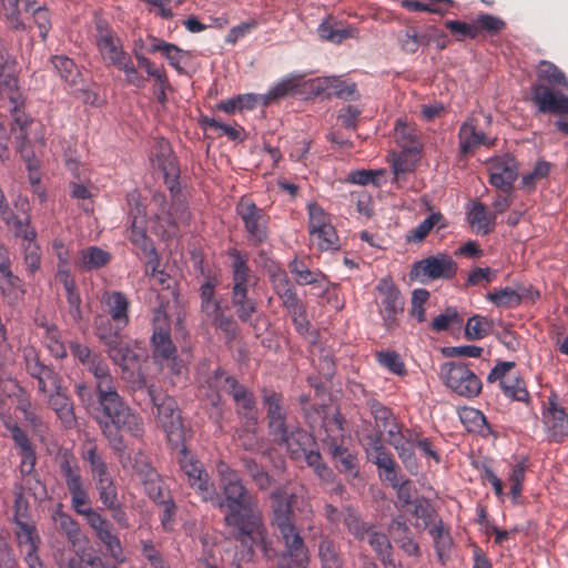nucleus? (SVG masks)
<instances>
[{
	"instance_id": "e433bc0d",
	"label": "nucleus",
	"mask_w": 568,
	"mask_h": 568,
	"mask_svg": "<svg viewBox=\"0 0 568 568\" xmlns=\"http://www.w3.org/2000/svg\"><path fill=\"white\" fill-rule=\"evenodd\" d=\"M248 286L232 287V304L236 315L242 322H248L256 312V302L248 297Z\"/></svg>"
},
{
	"instance_id": "09e8293b",
	"label": "nucleus",
	"mask_w": 568,
	"mask_h": 568,
	"mask_svg": "<svg viewBox=\"0 0 568 568\" xmlns=\"http://www.w3.org/2000/svg\"><path fill=\"white\" fill-rule=\"evenodd\" d=\"M16 524V536L21 550L39 549L40 537L38 535L34 524L24 521L17 517Z\"/></svg>"
},
{
	"instance_id": "a878e982",
	"label": "nucleus",
	"mask_w": 568,
	"mask_h": 568,
	"mask_svg": "<svg viewBox=\"0 0 568 568\" xmlns=\"http://www.w3.org/2000/svg\"><path fill=\"white\" fill-rule=\"evenodd\" d=\"M153 164L161 170L164 178V183L168 185L170 191L179 185L180 171L176 165L175 156L172 153L168 143L161 144L160 151L155 154L152 160Z\"/></svg>"
},
{
	"instance_id": "72a5a7b5",
	"label": "nucleus",
	"mask_w": 568,
	"mask_h": 568,
	"mask_svg": "<svg viewBox=\"0 0 568 568\" xmlns=\"http://www.w3.org/2000/svg\"><path fill=\"white\" fill-rule=\"evenodd\" d=\"M149 52H162L169 63L180 73L183 71L182 64L185 62L186 58H189V53L186 51H183L175 44L168 43L156 38H152Z\"/></svg>"
},
{
	"instance_id": "9d476101",
	"label": "nucleus",
	"mask_w": 568,
	"mask_h": 568,
	"mask_svg": "<svg viewBox=\"0 0 568 568\" xmlns=\"http://www.w3.org/2000/svg\"><path fill=\"white\" fill-rule=\"evenodd\" d=\"M439 375L444 384L462 397L474 398L483 388L479 377L463 362L444 363Z\"/></svg>"
},
{
	"instance_id": "4be33fe9",
	"label": "nucleus",
	"mask_w": 568,
	"mask_h": 568,
	"mask_svg": "<svg viewBox=\"0 0 568 568\" xmlns=\"http://www.w3.org/2000/svg\"><path fill=\"white\" fill-rule=\"evenodd\" d=\"M101 303L105 306L109 317L116 323L118 328H125L129 325L130 301L124 293L119 291L104 292Z\"/></svg>"
},
{
	"instance_id": "c03bdc74",
	"label": "nucleus",
	"mask_w": 568,
	"mask_h": 568,
	"mask_svg": "<svg viewBox=\"0 0 568 568\" xmlns=\"http://www.w3.org/2000/svg\"><path fill=\"white\" fill-rule=\"evenodd\" d=\"M51 62L59 72L61 79L70 87L77 88L81 83V72L72 59L65 55H54L52 57Z\"/></svg>"
},
{
	"instance_id": "f8f14e48",
	"label": "nucleus",
	"mask_w": 568,
	"mask_h": 568,
	"mask_svg": "<svg viewBox=\"0 0 568 568\" xmlns=\"http://www.w3.org/2000/svg\"><path fill=\"white\" fill-rule=\"evenodd\" d=\"M376 290L381 296L383 325L388 332L399 326V316L404 312V298L389 277L379 280Z\"/></svg>"
},
{
	"instance_id": "9b49d317",
	"label": "nucleus",
	"mask_w": 568,
	"mask_h": 568,
	"mask_svg": "<svg viewBox=\"0 0 568 568\" xmlns=\"http://www.w3.org/2000/svg\"><path fill=\"white\" fill-rule=\"evenodd\" d=\"M457 263L452 256L438 253L415 262L410 268L409 277L420 283L438 278L450 280L457 274Z\"/></svg>"
},
{
	"instance_id": "393cba45",
	"label": "nucleus",
	"mask_w": 568,
	"mask_h": 568,
	"mask_svg": "<svg viewBox=\"0 0 568 568\" xmlns=\"http://www.w3.org/2000/svg\"><path fill=\"white\" fill-rule=\"evenodd\" d=\"M129 240L135 247L141 250L150 264L159 263V256L153 241L146 235L145 220L143 216H134L132 220Z\"/></svg>"
},
{
	"instance_id": "603ef678",
	"label": "nucleus",
	"mask_w": 568,
	"mask_h": 568,
	"mask_svg": "<svg viewBox=\"0 0 568 568\" xmlns=\"http://www.w3.org/2000/svg\"><path fill=\"white\" fill-rule=\"evenodd\" d=\"M33 4L36 3L31 0H2L3 16L9 26L13 29H22L24 26L20 20L21 7L30 11L33 10Z\"/></svg>"
},
{
	"instance_id": "4d7b16f0",
	"label": "nucleus",
	"mask_w": 568,
	"mask_h": 568,
	"mask_svg": "<svg viewBox=\"0 0 568 568\" xmlns=\"http://www.w3.org/2000/svg\"><path fill=\"white\" fill-rule=\"evenodd\" d=\"M311 241L320 251L338 250L339 239L332 223L311 234Z\"/></svg>"
},
{
	"instance_id": "3c124183",
	"label": "nucleus",
	"mask_w": 568,
	"mask_h": 568,
	"mask_svg": "<svg viewBox=\"0 0 568 568\" xmlns=\"http://www.w3.org/2000/svg\"><path fill=\"white\" fill-rule=\"evenodd\" d=\"M434 226H438V229L446 227L445 217L440 212L432 213L415 229H413L406 236L407 242H422L429 234Z\"/></svg>"
},
{
	"instance_id": "69168bd1",
	"label": "nucleus",
	"mask_w": 568,
	"mask_h": 568,
	"mask_svg": "<svg viewBox=\"0 0 568 568\" xmlns=\"http://www.w3.org/2000/svg\"><path fill=\"white\" fill-rule=\"evenodd\" d=\"M144 488L148 496L158 505L172 498L169 488L159 476L145 480Z\"/></svg>"
},
{
	"instance_id": "cd10ccee",
	"label": "nucleus",
	"mask_w": 568,
	"mask_h": 568,
	"mask_svg": "<svg viewBox=\"0 0 568 568\" xmlns=\"http://www.w3.org/2000/svg\"><path fill=\"white\" fill-rule=\"evenodd\" d=\"M111 260L110 252L93 245L79 251L75 266L81 272H92L106 266Z\"/></svg>"
},
{
	"instance_id": "37998d69",
	"label": "nucleus",
	"mask_w": 568,
	"mask_h": 568,
	"mask_svg": "<svg viewBox=\"0 0 568 568\" xmlns=\"http://www.w3.org/2000/svg\"><path fill=\"white\" fill-rule=\"evenodd\" d=\"M429 535L433 538L436 555L443 564L449 557V550L453 545L448 529L444 527L443 520L438 519L434 526L429 528Z\"/></svg>"
},
{
	"instance_id": "0eeeda50",
	"label": "nucleus",
	"mask_w": 568,
	"mask_h": 568,
	"mask_svg": "<svg viewBox=\"0 0 568 568\" xmlns=\"http://www.w3.org/2000/svg\"><path fill=\"white\" fill-rule=\"evenodd\" d=\"M230 536L244 548L248 559L254 557V547L256 546L264 558L273 559L277 556V551L268 536L263 514L256 518L241 525L234 530H230Z\"/></svg>"
},
{
	"instance_id": "2f4dec72",
	"label": "nucleus",
	"mask_w": 568,
	"mask_h": 568,
	"mask_svg": "<svg viewBox=\"0 0 568 568\" xmlns=\"http://www.w3.org/2000/svg\"><path fill=\"white\" fill-rule=\"evenodd\" d=\"M48 403L65 428L74 426L75 414L73 403L60 390V387H57V390L49 396Z\"/></svg>"
},
{
	"instance_id": "4468645a",
	"label": "nucleus",
	"mask_w": 568,
	"mask_h": 568,
	"mask_svg": "<svg viewBox=\"0 0 568 568\" xmlns=\"http://www.w3.org/2000/svg\"><path fill=\"white\" fill-rule=\"evenodd\" d=\"M364 448L367 459L377 467L381 478L389 481L399 476V466L393 454L383 444L381 429L365 436Z\"/></svg>"
},
{
	"instance_id": "338daca9",
	"label": "nucleus",
	"mask_w": 568,
	"mask_h": 568,
	"mask_svg": "<svg viewBox=\"0 0 568 568\" xmlns=\"http://www.w3.org/2000/svg\"><path fill=\"white\" fill-rule=\"evenodd\" d=\"M486 298L493 302L495 305L503 307H516L521 303L520 294L511 287H505L496 292H490L486 295Z\"/></svg>"
},
{
	"instance_id": "ddd939ff",
	"label": "nucleus",
	"mask_w": 568,
	"mask_h": 568,
	"mask_svg": "<svg viewBox=\"0 0 568 568\" xmlns=\"http://www.w3.org/2000/svg\"><path fill=\"white\" fill-rule=\"evenodd\" d=\"M236 213L241 217L248 242L256 246L266 242L268 237V217L264 211L248 200L242 199L236 205Z\"/></svg>"
},
{
	"instance_id": "bb28decb",
	"label": "nucleus",
	"mask_w": 568,
	"mask_h": 568,
	"mask_svg": "<svg viewBox=\"0 0 568 568\" xmlns=\"http://www.w3.org/2000/svg\"><path fill=\"white\" fill-rule=\"evenodd\" d=\"M388 532L398 547L408 556L419 557L422 555L420 548L413 539L412 531L403 517L394 518L389 523Z\"/></svg>"
},
{
	"instance_id": "c85d7f7f",
	"label": "nucleus",
	"mask_w": 568,
	"mask_h": 568,
	"mask_svg": "<svg viewBox=\"0 0 568 568\" xmlns=\"http://www.w3.org/2000/svg\"><path fill=\"white\" fill-rule=\"evenodd\" d=\"M82 459L89 465V471L91 474L94 485L103 480L108 481L112 479L106 460L102 453L98 450L95 444H90L82 449Z\"/></svg>"
},
{
	"instance_id": "58836bf2",
	"label": "nucleus",
	"mask_w": 568,
	"mask_h": 568,
	"mask_svg": "<svg viewBox=\"0 0 568 568\" xmlns=\"http://www.w3.org/2000/svg\"><path fill=\"white\" fill-rule=\"evenodd\" d=\"M2 222L13 236L21 240L22 243L37 240V231L32 226L29 215L19 217L14 212H12L10 217L4 219Z\"/></svg>"
},
{
	"instance_id": "f03ea898",
	"label": "nucleus",
	"mask_w": 568,
	"mask_h": 568,
	"mask_svg": "<svg viewBox=\"0 0 568 568\" xmlns=\"http://www.w3.org/2000/svg\"><path fill=\"white\" fill-rule=\"evenodd\" d=\"M216 471L222 495L212 484L204 501L224 509L223 521L226 528L234 530L262 515L257 497L250 491L237 470L221 460L216 465Z\"/></svg>"
},
{
	"instance_id": "a19ab883",
	"label": "nucleus",
	"mask_w": 568,
	"mask_h": 568,
	"mask_svg": "<svg viewBox=\"0 0 568 568\" xmlns=\"http://www.w3.org/2000/svg\"><path fill=\"white\" fill-rule=\"evenodd\" d=\"M368 544L375 551L377 558L385 566L395 567V560L393 558V546L388 537L381 531L371 530L368 532Z\"/></svg>"
},
{
	"instance_id": "1a4fd4ad",
	"label": "nucleus",
	"mask_w": 568,
	"mask_h": 568,
	"mask_svg": "<svg viewBox=\"0 0 568 568\" xmlns=\"http://www.w3.org/2000/svg\"><path fill=\"white\" fill-rule=\"evenodd\" d=\"M212 386L231 395L235 405L236 413L252 426L257 423L256 403L254 394L244 385L240 384L233 376L226 374L222 368H216L211 377Z\"/></svg>"
},
{
	"instance_id": "aec40b11",
	"label": "nucleus",
	"mask_w": 568,
	"mask_h": 568,
	"mask_svg": "<svg viewBox=\"0 0 568 568\" xmlns=\"http://www.w3.org/2000/svg\"><path fill=\"white\" fill-rule=\"evenodd\" d=\"M489 171V182L491 185L504 192L511 191L513 184L518 176V165L514 156L505 155L494 159Z\"/></svg>"
},
{
	"instance_id": "dca6fc26",
	"label": "nucleus",
	"mask_w": 568,
	"mask_h": 568,
	"mask_svg": "<svg viewBox=\"0 0 568 568\" xmlns=\"http://www.w3.org/2000/svg\"><path fill=\"white\" fill-rule=\"evenodd\" d=\"M268 274L272 287L288 314H296V311L305 308L304 303L298 297L293 283L284 270L277 264H273L268 268Z\"/></svg>"
},
{
	"instance_id": "052dcab7",
	"label": "nucleus",
	"mask_w": 568,
	"mask_h": 568,
	"mask_svg": "<svg viewBox=\"0 0 568 568\" xmlns=\"http://www.w3.org/2000/svg\"><path fill=\"white\" fill-rule=\"evenodd\" d=\"M398 42L400 48L407 53H415L417 50L428 44V38L419 34L415 28H406L398 33Z\"/></svg>"
},
{
	"instance_id": "774afa93",
	"label": "nucleus",
	"mask_w": 568,
	"mask_h": 568,
	"mask_svg": "<svg viewBox=\"0 0 568 568\" xmlns=\"http://www.w3.org/2000/svg\"><path fill=\"white\" fill-rule=\"evenodd\" d=\"M378 364L398 376L406 375V367L399 354L394 351L376 353Z\"/></svg>"
},
{
	"instance_id": "49530a36",
	"label": "nucleus",
	"mask_w": 568,
	"mask_h": 568,
	"mask_svg": "<svg viewBox=\"0 0 568 568\" xmlns=\"http://www.w3.org/2000/svg\"><path fill=\"white\" fill-rule=\"evenodd\" d=\"M262 403L266 409L267 425L288 416L283 405V396L280 393L263 389Z\"/></svg>"
},
{
	"instance_id": "423d86ee",
	"label": "nucleus",
	"mask_w": 568,
	"mask_h": 568,
	"mask_svg": "<svg viewBox=\"0 0 568 568\" xmlns=\"http://www.w3.org/2000/svg\"><path fill=\"white\" fill-rule=\"evenodd\" d=\"M59 471L70 494L72 509L87 518L90 511H95L91 507L90 484L83 478L80 466L71 452L64 450L61 454Z\"/></svg>"
},
{
	"instance_id": "13d9d810",
	"label": "nucleus",
	"mask_w": 568,
	"mask_h": 568,
	"mask_svg": "<svg viewBox=\"0 0 568 568\" xmlns=\"http://www.w3.org/2000/svg\"><path fill=\"white\" fill-rule=\"evenodd\" d=\"M355 31L354 28H336L329 20H324L317 28L320 37L333 43H341L355 37Z\"/></svg>"
},
{
	"instance_id": "e2e57ef3",
	"label": "nucleus",
	"mask_w": 568,
	"mask_h": 568,
	"mask_svg": "<svg viewBox=\"0 0 568 568\" xmlns=\"http://www.w3.org/2000/svg\"><path fill=\"white\" fill-rule=\"evenodd\" d=\"M490 322L480 315H474L468 318L465 327V336L468 341L483 339L488 335Z\"/></svg>"
},
{
	"instance_id": "6ab92c4d",
	"label": "nucleus",
	"mask_w": 568,
	"mask_h": 568,
	"mask_svg": "<svg viewBox=\"0 0 568 568\" xmlns=\"http://www.w3.org/2000/svg\"><path fill=\"white\" fill-rule=\"evenodd\" d=\"M496 139H490L483 131L478 130V120L468 118L459 128L458 142L462 156L473 154L480 146L491 148Z\"/></svg>"
},
{
	"instance_id": "412c9836",
	"label": "nucleus",
	"mask_w": 568,
	"mask_h": 568,
	"mask_svg": "<svg viewBox=\"0 0 568 568\" xmlns=\"http://www.w3.org/2000/svg\"><path fill=\"white\" fill-rule=\"evenodd\" d=\"M0 418L3 427L10 432L16 447L19 448V453L22 456V465H29L30 470L33 469L37 456L27 432L17 422H13L9 414L1 413Z\"/></svg>"
},
{
	"instance_id": "5701e85b",
	"label": "nucleus",
	"mask_w": 568,
	"mask_h": 568,
	"mask_svg": "<svg viewBox=\"0 0 568 568\" xmlns=\"http://www.w3.org/2000/svg\"><path fill=\"white\" fill-rule=\"evenodd\" d=\"M544 424L555 440H560L568 435V415L556 403V395L548 398V407L544 412Z\"/></svg>"
},
{
	"instance_id": "0e129e2a",
	"label": "nucleus",
	"mask_w": 568,
	"mask_h": 568,
	"mask_svg": "<svg viewBox=\"0 0 568 568\" xmlns=\"http://www.w3.org/2000/svg\"><path fill=\"white\" fill-rule=\"evenodd\" d=\"M500 387L504 394L513 399L519 402H528L529 399L525 382L519 377H507L500 382Z\"/></svg>"
},
{
	"instance_id": "c756f323",
	"label": "nucleus",
	"mask_w": 568,
	"mask_h": 568,
	"mask_svg": "<svg viewBox=\"0 0 568 568\" xmlns=\"http://www.w3.org/2000/svg\"><path fill=\"white\" fill-rule=\"evenodd\" d=\"M153 357L160 364H173L176 358V347L174 346L170 331L159 328L152 334Z\"/></svg>"
},
{
	"instance_id": "6e6d98bb",
	"label": "nucleus",
	"mask_w": 568,
	"mask_h": 568,
	"mask_svg": "<svg viewBox=\"0 0 568 568\" xmlns=\"http://www.w3.org/2000/svg\"><path fill=\"white\" fill-rule=\"evenodd\" d=\"M241 463L258 489L266 490L271 487L273 480L272 477L261 465L256 463L255 459L243 456L241 457Z\"/></svg>"
},
{
	"instance_id": "de8ad7c7",
	"label": "nucleus",
	"mask_w": 568,
	"mask_h": 568,
	"mask_svg": "<svg viewBox=\"0 0 568 568\" xmlns=\"http://www.w3.org/2000/svg\"><path fill=\"white\" fill-rule=\"evenodd\" d=\"M0 97L10 104L24 105L26 98L22 94L17 73L0 74Z\"/></svg>"
},
{
	"instance_id": "864d4df0",
	"label": "nucleus",
	"mask_w": 568,
	"mask_h": 568,
	"mask_svg": "<svg viewBox=\"0 0 568 568\" xmlns=\"http://www.w3.org/2000/svg\"><path fill=\"white\" fill-rule=\"evenodd\" d=\"M395 139L403 150L414 151V154L419 153L420 144L418 143L416 130L402 120L396 122Z\"/></svg>"
},
{
	"instance_id": "bf43d9fd",
	"label": "nucleus",
	"mask_w": 568,
	"mask_h": 568,
	"mask_svg": "<svg viewBox=\"0 0 568 568\" xmlns=\"http://www.w3.org/2000/svg\"><path fill=\"white\" fill-rule=\"evenodd\" d=\"M417 161L418 154H414V151L403 150L395 155L392 162L394 180L398 182L406 173L414 171Z\"/></svg>"
},
{
	"instance_id": "7ed1b4c3",
	"label": "nucleus",
	"mask_w": 568,
	"mask_h": 568,
	"mask_svg": "<svg viewBox=\"0 0 568 568\" xmlns=\"http://www.w3.org/2000/svg\"><path fill=\"white\" fill-rule=\"evenodd\" d=\"M297 493H287L283 487H278L270 494V525L277 531V536L284 545L281 557L290 559L288 564L280 565L278 568H307L310 564L308 548L294 523V505L297 503Z\"/></svg>"
},
{
	"instance_id": "473e14b6",
	"label": "nucleus",
	"mask_w": 568,
	"mask_h": 568,
	"mask_svg": "<svg viewBox=\"0 0 568 568\" xmlns=\"http://www.w3.org/2000/svg\"><path fill=\"white\" fill-rule=\"evenodd\" d=\"M317 556L321 568H343L344 561L339 546L327 536L321 538Z\"/></svg>"
},
{
	"instance_id": "4c0bfd02",
	"label": "nucleus",
	"mask_w": 568,
	"mask_h": 568,
	"mask_svg": "<svg viewBox=\"0 0 568 568\" xmlns=\"http://www.w3.org/2000/svg\"><path fill=\"white\" fill-rule=\"evenodd\" d=\"M122 329L118 328L116 323L106 315L94 317V334L104 348L115 343L122 336Z\"/></svg>"
},
{
	"instance_id": "680f3d73",
	"label": "nucleus",
	"mask_w": 568,
	"mask_h": 568,
	"mask_svg": "<svg viewBox=\"0 0 568 568\" xmlns=\"http://www.w3.org/2000/svg\"><path fill=\"white\" fill-rule=\"evenodd\" d=\"M94 486L99 494V499L105 508L116 509L120 506L118 489L113 478L108 481L97 483Z\"/></svg>"
},
{
	"instance_id": "a211bd4d",
	"label": "nucleus",
	"mask_w": 568,
	"mask_h": 568,
	"mask_svg": "<svg viewBox=\"0 0 568 568\" xmlns=\"http://www.w3.org/2000/svg\"><path fill=\"white\" fill-rule=\"evenodd\" d=\"M94 38L98 50L108 64L116 67L129 57L122 49L121 40L103 21L97 22Z\"/></svg>"
},
{
	"instance_id": "39448f33",
	"label": "nucleus",
	"mask_w": 568,
	"mask_h": 568,
	"mask_svg": "<svg viewBox=\"0 0 568 568\" xmlns=\"http://www.w3.org/2000/svg\"><path fill=\"white\" fill-rule=\"evenodd\" d=\"M132 388L133 390H146L156 408L159 422L166 433L168 440L179 445L183 440L184 430L176 400L166 394L159 393L153 385L148 386L142 375L133 381Z\"/></svg>"
},
{
	"instance_id": "8fccbe9b",
	"label": "nucleus",
	"mask_w": 568,
	"mask_h": 568,
	"mask_svg": "<svg viewBox=\"0 0 568 568\" xmlns=\"http://www.w3.org/2000/svg\"><path fill=\"white\" fill-rule=\"evenodd\" d=\"M343 523L348 532L359 541L364 540L368 532L373 529V525L364 521L357 511H355L352 507H345L343 509Z\"/></svg>"
},
{
	"instance_id": "79ce46f5",
	"label": "nucleus",
	"mask_w": 568,
	"mask_h": 568,
	"mask_svg": "<svg viewBox=\"0 0 568 568\" xmlns=\"http://www.w3.org/2000/svg\"><path fill=\"white\" fill-rule=\"evenodd\" d=\"M288 268L298 285L321 284L326 281V276L320 270H310L305 262L298 258H294Z\"/></svg>"
},
{
	"instance_id": "ea45409f",
	"label": "nucleus",
	"mask_w": 568,
	"mask_h": 568,
	"mask_svg": "<svg viewBox=\"0 0 568 568\" xmlns=\"http://www.w3.org/2000/svg\"><path fill=\"white\" fill-rule=\"evenodd\" d=\"M324 445L327 452L331 454L333 459L338 460L342 465V470L349 474H357L356 457L344 447L335 438H327L324 440Z\"/></svg>"
},
{
	"instance_id": "b1692460",
	"label": "nucleus",
	"mask_w": 568,
	"mask_h": 568,
	"mask_svg": "<svg viewBox=\"0 0 568 568\" xmlns=\"http://www.w3.org/2000/svg\"><path fill=\"white\" fill-rule=\"evenodd\" d=\"M315 91L317 94L325 93L327 98L335 97L345 101H354L359 97L356 83L334 77L318 79Z\"/></svg>"
},
{
	"instance_id": "20e7f679",
	"label": "nucleus",
	"mask_w": 568,
	"mask_h": 568,
	"mask_svg": "<svg viewBox=\"0 0 568 568\" xmlns=\"http://www.w3.org/2000/svg\"><path fill=\"white\" fill-rule=\"evenodd\" d=\"M531 100L541 113L568 114V95L556 88L568 90V78L552 62L541 60L536 68Z\"/></svg>"
},
{
	"instance_id": "5fc2aeb1",
	"label": "nucleus",
	"mask_w": 568,
	"mask_h": 568,
	"mask_svg": "<svg viewBox=\"0 0 568 568\" xmlns=\"http://www.w3.org/2000/svg\"><path fill=\"white\" fill-rule=\"evenodd\" d=\"M460 419L469 432L486 436L491 432L485 415L475 408H464L460 413Z\"/></svg>"
},
{
	"instance_id": "2eb2a0df",
	"label": "nucleus",
	"mask_w": 568,
	"mask_h": 568,
	"mask_svg": "<svg viewBox=\"0 0 568 568\" xmlns=\"http://www.w3.org/2000/svg\"><path fill=\"white\" fill-rule=\"evenodd\" d=\"M178 462L180 469L186 478L189 486L194 489L204 501L212 481L203 464L196 459L184 446L179 450Z\"/></svg>"
},
{
	"instance_id": "6e6552de",
	"label": "nucleus",
	"mask_w": 568,
	"mask_h": 568,
	"mask_svg": "<svg viewBox=\"0 0 568 568\" xmlns=\"http://www.w3.org/2000/svg\"><path fill=\"white\" fill-rule=\"evenodd\" d=\"M268 426V434L273 442L281 447H285L292 458L298 457L303 447L315 445L314 437L302 428L295 418L286 416Z\"/></svg>"
},
{
	"instance_id": "a18cd8bd",
	"label": "nucleus",
	"mask_w": 568,
	"mask_h": 568,
	"mask_svg": "<svg viewBox=\"0 0 568 568\" xmlns=\"http://www.w3.org/2000/svg\"><path fill=\"white\" fill-rule=\"evenodd\" d=\"M53 520L72 545L75 546L81 542L83 535L80 525L71 515L64 513L60 507L54 511Z\"/></svg>"
},
{
	"instance_id": "c9c22d12",
	"label": "nucleus",
	"mask_w": 568,
	"mask_h": 568,
	"mask_svg": "<svg viewBox=\"0 0 568 568\" xmlns=\"http://www.w3.org/2000/svg\"><path fill=\"white\" fill-rule=\"evenodd\" d=\"M227 256L232 260V278L233 286H248L251 270L248 266V254L239 251L237 248H230Z\"/></svg>"
},
{
	"instance_id": "f704fd0d",
	"label": "nucleus",
	"mask_w": 568,
	"mask_h": 568,
	"mask_svg": "<svg viewBox=\"0 0 568 568\" xmlns=\"http://www.w3.org/2000/svg\"><path fill=\"white\" fill-rule=\"evenodd\" d=\"M109 358L122 368L123 377L129 373V366L136 361L135 352L122 338H118L115 343L104 348Z\"/></svg>"
},
{
	"instance_id": "7c9ffc66",
	"label": "nucleus",
	"mask_w": 568,
	"mask_h": 568,
	"mask_svg": "<svg viewBox=\"0 0 568 568\" xmlns=\"http://www.w3.org/2000/svg\"><path fill=\"white\" fill-rule=\"evenodd\" d=\"M467 221L481 235L491 233L496 227V215L488 212L481 202H473L467 212Z\"/></svg>"
},
{
	"instance_id": "f257e3e1",
	"label": "nucleus",
	"mask_w": 568,
	"mask_h": 568,
	"mask_svg": "<svg viewBox=\"0 0 568 568\" xmlns=\"http://www.w3.org/2000/svg\"><path fill=\"white\" fill-rule=\"evenodd\" d=\"M70 351L73 357L94 376L98 403L95 422L110 448L122 454L126 445L121 432L141 437L144 433L143 418L118 393L115 379L102 354L92 352L87 345L79 343H71Z\"/></svg>"
},
{
	"instance_id": "f3484780",
	"label": "nucleus",
	"mask_w": 568,
	"mask_h": 568,
	"mask_svg": "<svg viewBox=\"0 0 568 568\" xmlns=\"http://www.w3.org/2000/svg\"><path fill=\"white\" fill-rule=\"evenodd\" d=\"M85 520L110 556L118 561H122L123 547L118 535L113 532V525L99 511H90Z\"/></svg>"
}]
</instances>
